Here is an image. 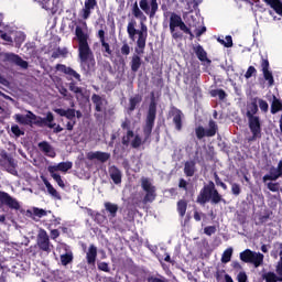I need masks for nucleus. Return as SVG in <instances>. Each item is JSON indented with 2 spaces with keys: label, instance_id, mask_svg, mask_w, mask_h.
<instances>
[{
  "label": "nucleus",
  "instance_id": "nucleus-33",
  "mask_svg": "<svg viewBox=\"0 0 282 282\" xmlns=\"http://www.w3.org/2000/svg\"><path fill=\"white\" fill-rule=\"evenodd\" d=\"M105 208H106L107 213H109V217L111 219H113V217H116V215H118V205L117 204L107 202V203H105Z\"/></svg>",
  "mask_w": 282,
  "mask_h": 282
},
{
  "label": "nucleus",
  "instance_id": "nucleus-32",
  "mask_svg": "<svg viewBox=\"0 0 282 282\" xmlns=\"http://www.w3.org/2000/svg\"><path fill=\"white\" fill-rule=\"evenodd\" d=\"M262 279H264L265 282H281L282 275H276V273L269 271L262 275Z\"/></svg>",
  "mask_w": 282,
  "mask_h": 282
},
{
  "label": "nucleus",
  "instance_id": "nucleus-1",
  "mask_svg": "<svg viewBox=\"0 0 282 282\" xmlns=\"http://www.w3.org/2000/svg\"><path fill=\"white\" fill-rule=\"evenodd\" d=\"M75 41L78 43V56L80 65L85 72H89L94 67V53L89 47V28L87 22L80 21L75 28Z\"/></svg>",
  "mask_w": 282,
  "mask_h": 282
},
{
  "label": "nucleus",
  "instance_id": "nucleus-54",
  "mask_svg": "<svg viewBox=\"0 0 282 282\" xmlns=\"http://www.w3.org/2000/svg\"><path fill=\"white\" fill-rule=\"evenodd\" d=\"M231 193H232L234 195H239V194L241 193V187L239 186V184L234 183V184L231 185Z\"/></svg>",
  "mask_w": 282,
  "mask_h": 282
},
{
  "label": "nucleus",
  "instance_id": "nucleus-25",
  "mask_svg": "<svg viewBox=\"0 0 282 282\" xmlns=\"http://www.w3.org/2000/svg\"><path fill=\"white\" fill-rule=\"evenodd\" d=\"M267 6H270L276 14L282 17V2L281 0H263Z\"/></svg>",
  "mask_w": 282,
  "mask_h": 282
},
{
  "label": "nucleus",
  "instance_id": "nucleus-34",
  "mask_svg": "<svg viewBox=\"0 0 282 282\" xmlns=\"http://www.w3.org/2000/svg\"><path fill=\"white\" fill-rule=\"evenodd\" d=\"M110 177L116 184H120L122 182V173L117 167L110 169Z\"/></svg>",
  "mask_w": 282,
  "mask_h": 282
},
{
  "label": "nucleus",
  "instance_id": "nucleus-31",
  "mask_svg": "<svg viewBox=\"0 0 282 282\" xmlns=\"http://www.w3.org/2000/svg\"><path fill=\"white\" fill-rule=\"evenodd\" d=\"M138 47L135 48L137 54H143L144 47H147V35H139V39L137 41Z\"/></svg>",
  "mask_w": 282,
  "mask_h": 282
},
{
  "label": "nucleus",
  "instance_id": "nucleus-18",
  "mask_svg": "<svg viewBox=\"0 0 282 282\" xmlns=\"http://www.w3.org/2000/svg\"><path fill=\"white\" fill-rule=\"evenodd\" d=\"M58 248H62V250L65 251L59 256V261L62 265H69V263L74 261V253L72 252V250H69V247H67V245H59Z\"/></svg>",
  "mask_w": 282,
  "mask_h": 282
},
{
  "label": "nucleus",
  "instance_id": "nucleus-40",
  "mask_svg": "<svg viewBox=\"0 0 282 282\" xmlns=\"http://www.w3.org/2000/svg\"><path fill=\"white\" fill-rule=\"evenodd\" d=\"M140 65H142V59L140 58V56L138 55L132 56V61H131L132 72H138L140 69Z\"/></svg>",
  "mask_w": 282,
  "mask_h": 282
},
{
  "label": "nucleus",
  "instance_id": "nucleus-50",
  "mask_svg": "<svg viewBox=\"0 0 282 282\" xmlns=\"http://www.w3.org/2000/svg\"><path fill=\"white\" fill-rule=\"evenodd\" d=\"M204 232L207 235V237H210L212 235H215V232H217V227L215 226L205 227Z\"/></svg>",
  "mask_w": 282,
  "mask_h": 282
},
{
  "label": "nucleus",
  "instance_id": "nucleus-60",
  "mask_svg": "<svg viewBox=\"0 0 282 282\" xmlns=\"http://www.w3.org/2000/svg\"><path fill=\"white\" fill-rule=\"evenodd\" d=\"M215 182H216L217 186H221V188H224V191H226V188H228V186H226L225 183L221 182V180L219 178V176L217 174H215Z\"/></svg>",
  "mask_w": 282,
  "mask_h": 282
},
{
  "label": "nucleus",
  "instance_id": "nucleus-42",
  "mask_svg": "<svg viewBox=\"0 0 282 282\" xmlns=\"http://www.w3.org/2000/svg\"><path fill=\"white\" fill-rule=\"evenodd\" d=\"M186 207H187V204L185 200H180L177 203V210L181 217H184V215H186Z\"/></svg>",
  "mask_w": 282,
  "mask_h": 282
},
{
  "label": "nucleus",
  "instance_id": "nucleus-64",
  "mask_svg": "<svg viewBox=\"0 0 282 282\" xmlns=\"http://www.w3.org/2000/svg\"><path fill=\"white\" fill-rule=\"evenodd\" d=\"M149 282H164V280L160 279V278H154V276H150L148 278Z\"/></svg>",
  "mask_w": 282,
  "mask_h": 282
},
{
  "label": "nucleus",
  "instance_id": "nucleus-57",
  "mask_svg": "<svg viewBox=\"0 0 282 282\" xmlns=\"http://www.w3.org/2000/svg\"><path fill=\"white\" fill-rule=\"evenodd\" d=\"M261 67H262V73L270 72V62H268V59H262Z\"/></svg>",
  "mask_w": 282,
  "mask_h": 282
},
{
  "label": "nucleus",
  "instance_id": "nucleus-24",
  "mask_svg": "<svg viewBox=\"0 0 282 282\" xmlns=\"http://www.w3.org/2000/svg\"><path fill=\"white\" fill-rule=\"evenodd\" d=\"M55 113H58V116H62L64 118H67V120H74L76 118V110L75 109H61L56 108L54 109Z\"/></svg>",
  "mask_w": 282,
  "mask_h": 282
},
{
  "label": "nucleus",
  "instance_id": "nucleus-17",
  "mask_svg": "<svg viewBox=\"0 0 282 282\" xmlns=\"http://www.w3.org/2000/svg\"><path fill=\"white\" fill-rule=\"evenodd\" d=\"M2 58L8 61L9 63H14L18 67H22V69H28V62L23 61L19 55L13 53H4L2 54Z\"/></svg>",
  "mask_w": 282,
  "mask_h": 282
},
{
  "label": "nucleus",
  "instance_id": "nucleus-13",
  "mask_svg": "<svg viewBox=\"0 0 282 282\" xmlns=\"http://www.w3.org/2000/svg\"><path fill=\"white\" fill-rule=\"evenodd\" d=\"M141 186L145 194V202H153L155 199V186H153V183L149 178H142L141 180Z\"/></svg>",
  "mask_w": 282,
  "mask_h": 282
},
{
  "label": "nucleus",
  "instance_id": "nucleus-8",
  "mask_svg": "<svg viewBox=\"0 0 282 282\" xmlns=\"http://www.w3.org/2000/svg\"><path fill=\"white\" fill-rule=\"evenodd\" d=\"M139 6L144 14H148L150 19H153V17H155V14L158 13V10H160V4L158 3V0H141L139 2Z\"/></svg>",
  "mask_w": 282,
  "mask_h": 282
},
{
  "label": "nucleus",
  "instance_id": "nucleus-30",
  "mask_svg": "<svg viewBox=\"0 0 282 282\" xmlns=\"http://www.w3.org/2000/svg\"><path fill=\"white\" fill-rule=\"evenodd\" d=\"M132 14L139 21H147V15L144 14V11L140 7H138V2H135L132 7Z\"/></svg>",
  "mask_w": 282,
  "mask_h": 282
},
{
  "label": "nucleus",
  "instance_id": "nucleus-14",
  "mask_svg": "<svg viewBox=\"0 0 282 282\" xmlns=\"http://www.w3.org/2000/svg\"><path fill=\"white\" fill-rule=\"evenodd\" d=\"M217 133V123L215 121H209V129L206 130L204 127L196 128V135L198 140H202V138H213Z\"/></svg>",
  "mask_w": 282,
  "mask_h": 282
},
{
  "label": "nucleus",
  "instance_id": "nucleus-63",
  "mask_svg": "<svg viewBox=\"0 0 282 282\" xmlns=\"http://www.w3.org/2000/svg\"><path fill=\"white\" fill-rule=\"evenodd\" d=\"M61 234L58 232V229H53L51 230V238L52 239H57V237L59 236Z\"/></svg>",
  "mask_w": 282,
  "mask_h": 282
},
{
  "label": "nucleus",
  "instance_id": "nucleus-29",
  "mask_svg": "<svg viewBox=\"0 0 282 282\" xmlns=\"http://www.w3.org/2000/svg\"><path fill=\"white\" fill-rule=\"evenodd\" d=\"M173 122L177 129V131H182V118H184V113H182L180 110L174 109L173 110Z\"/></svg>",
  "mask_w": 282,
  "mask_h": 282
},
{
  "label": "nucleus",
  "instance_id": "nucleus-58",
  "mask_svg": "<svg viewBox=\"0 0 282 282\" xmlns=\"http://www.w3.org/2000/svg\"><path fill=\"white\" fill-rule=\"evenodd\" d=\"M98 269L102 272H109V264L107 262H99Z\"/></svg>",
  "mask_w": 282,
  "mask_h": 282
},
{
  "label": "nucleus",
  "instance_id": "nucleus-45",
  "mask_svg": "<svg viewBox=\"0 0 282 282\" xmlns=\"http://www.w3.org/2000/svg\"><path fill=\"white\" fill-rule=\"evenodd\" d=\"M33 215L35 217H39L41 219V217H45L47 216V212L45 209H41L39 207H34L33 208Z\"/></svg>",
  "mask_w": 282,
  "mask_h": 282
},
{
  "label": "nucleus",
  "instance_id": "nucleus-9",
  "mask_svg": "<svg viewBox=\"0 0 282 282\" xmlns=\"http://www.w3.org/2000/svg\"><path fill=\"white\" fill-rule=\"evenodd\" d=\"M155 113H156V106H155V101L152 100L149 107L147 123L144 127L145 138H149L151 135V132L153 131V124L155 123Z\"/></svg>",
  "mask_w": 282,
  "mask_h": 282
},
{
  "label": "nucleus",
  "instance_id": "nucleus-53",
  "mask_svg": "<svg viewBox=\"0 0 282 282\" xmlns=\"http://www.w3.org/2000/svg\"><path fill=\"white\" fill-rule=\"evenodd\" d=\"M257 73V68L254 66H250L245 74V78H252V75Z\"/></svg>",
  "mask_w": 282,
  "mask_h": 282
},
{
  "label": "nucleus",
  "instance_id": "nucleus-11",
  "mask_svg": "<svg viewBox=\"0 0 282 282\" xmlns=\"http://www.w3.org/2000/svg\"><path fill=\"white\" fill-rule=\"evenodd\" d=\"M37 247L44 252H52V245L50 243V236L45 229H40L36 240Z\"/></svg>",
  "mask_w": 282,
  "mask_h": 282
},
{
  "label": "nucleus",
  "instance_id": "nucleus-55",
  "mask_svg": "<svg viewBox=\"0 0 282 282\" xmlns=\"http://www.w3.org/2000/svg\"><path fill=\"white\" fill-rule=\"evenodd\" d=\"M141 22V30L138 31V35H145L148 36V29H147V24H144V21H140Z\"/></svg>",
  "mask_w": 282,
  "mask_h": 282
},
{
  "label": "nucleus",
  "instance_id": "nucleus-46",
  "mask_svg": "<svg viewBox=\"0 0 282 282\" xmlns=\"http://www.w3.org/2000/svg\"><path fill=\"white\" fill-rule=\"evenodd\" d=\"M69 89L73 91V94H76V96H83V89L80 87L76 86V84L70 83Z\"/></svg>",
  "mask_w": 282,
  "mask_h": 282
},
{
  "label": "nucleus",
  "instance_id": "nucleus-10",
  "mask_svg": "<svg viewBox=\"0 0 282 282\" xmlns=\"http://www.w3.org/2000/svg\"><path fill=\"white\" fill-rule=\"evenodd\" d=\"M249 129L252 133V137L248 139L249 142H254L256 140H260L261 138V119L259 117H250L248 119Z\"/></svg>",
  "mask_w": 282,
  "mask_h": 282
},
{
  "label": "nucleus",
  "instance_id": "nucleus-61",
  "mask_svg": "<svg viewBox=\"0 0 282 282\" xmlns=\"http://www.w3.org/2000/svg\"><path fill=\"white\" fill-rule=\"evenodd\" d=\"M11 131L17 137L21 135V133H22L21 128H19V126H17V124L11 127Z\"/></svg>",
  "mask_w": 282,
  "mask_h": 282
},
{
  "label": "nucleus",
  "instance_id": "nucleus-7",
  "mask_svg": "<svg viewBox=\"0 0 282 282\" xmlns=\"http://www.w3.org/2000/svg\"><path fill=\"white\" fill-rule=\"evenodd\" d=\"M263 253L256 252L250 249H246L245 251L240 252V261H243V263H252L254 268L263 265Z\"/></svg>",
  "mask_w": 282,
  "mask_h": 282
},
{
  "label": "nucleus",
  "instance_id": "nucleus-43",
  "mask_svg": "<svg viewBox=\"0 0 282 282\" xmlns=\"http://www.w3.org/2000/svg\"><path fill=\"white\" fill-rule=\"evenodd\" d=\"M257 111H259V107L257 106V104H252L251 108L247 111V118H259V116L256 115Z\"/></svg>",
  "mask_w": 282,
  "mask_h": 282
},
{
  "label": "nucleus",
  "instance_id": "nucleus-56",
  "mask_svg": "<svg viewBox=\"0 0 282 282\" xmlns=\"http://www.w3.org/2000/svg\"><path fill=\"white\" fill-rule=\"evenodd\" d=\"M121 54H123L124 56H129V54H131V47H129V44L122 45Z\"/></svg>",
  "mask_w": 282,
  "mask_h": 282
},
{
  "label": "nucleus",
  "instance_id": "nucleus-3",
  "mask_svg": "<svg viewBox=\"0 0 282 282\" xmlns=\"http://www.w3.org/2000/svg\"><path fill=\"white\" fill-rule=\"evenodd\" d=\"M183 19L188 25L187 28L189 32H184V34H188L191 40L195 39V36L199 37L206 32V26H204V22L199 15L186 12L183 14Z\"/></svg>",
  "mask_w": 282,
  "mask_h": 282
},
{
  "label": "nucleus",
  "instance_id": "nucleus-62",
  "mask_svg": "<svg viewBox=\"0 0 282 282\" xmlns=\"http://www.w3.org/2000/svg\"><path fill=\"white\" fill-rule=\"evenodd\" d=\"M275 272L276 274H279L280 276H282V257L280 258L278 265L275 268Z\"/></svg>",
  "mask_w": 282,
  "mask_h": 282
},
{
  "label": "nucleus",
  "instance_id": "nucleus-44",
  "mask_svg": "<svg viewBox=\"0 0 282 282\" xmlns=\"http://www.w3.org/2000/svg\"><path fill=\"white\" fill-rule=\"evenodd\" d=\"M262 74H263L264 80H267L270 87H272V85H274V76H272V72L264 70Z\"/></svg>",
  "mask_w": 282,
  "mask_h": 282
},
{
  "label": "nucleus",
  "instance_id": "nucleus-19",
  "mask_svg": "<svg viewBox=\"0 0 282 282\" xmlns=\"http://www.w3.org/2000/svg\"><path fill=\"white\" fill-rule=\"evenodd\" d=\"M37 147L40 151L47 158H56V151L54 150V147H52V144H50L47 141L40 142Z\"/></svg>",
  "mask_w": 282,
  "mask_h": 282
},
{
  "label": "nucleus",
  "instance_id": "nucleus-6",
  "mask_svg": "<svg viewBox=\"0 0 282 282\" xmlns=\"http://www.w3.org/2000/svg\"><path fill=\"white\" fill-rule=\"evenodd\" d=\"M177 28L180 29L181 32L191 33L188 31V26L186 25V23L184 21H182V17H180L176 13H171V15H170V31H171V34H172L173 39H180V36H182V34H180V32H177Z\"/></svg>",
  "mask_w": 282,
  "mask_h": 282
},
{
  "label": "nucleus",
  "instance_id": "nucleus-59",
  "mask_svg": "<svg viewBox=\"0 0 282 282\" xmlns=\"http://www.w3.org/2000/svg\"><path fill=\"white\" fill-rule=\"evenodd\" d=\"M140 144H142V139L140 137H137L132 140V143L131 145L134 148V149H138V147H140Z\"/></svg>",
  "mask_w": 282,
  "mask_h": 282
},
{
  "label": "nucleus",
  "instance_id": "nucleus-39",
  "mask_svg": "<svg viewBox=\"0 0 282 282\" xmlns=\"http://www.w3.org/2000/svg\"><path fill=\"white\" fill-rule=\"evenodd\" d=\"M185 10H188V12H193L195 8H197V1L195 0H181Z\"/></svg>",
  "mask_w": 282,
  "mask_h": 282
},
{
  "label": "nucleus",
  "instance_id": "nucleus-23",
  "mask_svg": "<svg viewBox=\"0 0 282 282\" xmlns=\"http://www.w3.org/2000/svg\"><path fill=\"white\" fill-rule=\"evenodd\" d=\"M56 69H57V72H63L64 74H67L68 76H73V78H76V80H80V74H78L76 70L72 69L70 67L59 64L56 66Z\"/></svg>",
  "mask_w": 282,
  "mask_h": 282
},
{
  "label": "nucleus",
  "instance_id": "nucleus-41",
  "mask_svg": "<svg viewBox=\"0 0 282 282\" xmlns=\"http://www.w3.org/2000/svg\"><path fill=\"white\" fill-rule=\"evenodd\" d=\"M217 41L220 45H224V47H232V36L230 35H227L225 39L218 37Z\"/></svg>",
  "mask_w": 282,
  "mask_h": 282
},
{
  "label": "nucleus",
  "instance_id": "nucleus-26",
  "mask_svg": "<svg viewBox=\"0 0 282 282\" xmlns=\"http://www.w3.org/2000/svg\"><path fill=\"white\" fill-rule=\"evenodd\" d=\"M44 186H46V191L50 194L51 197H54V199H61V194L54 188L52 183L47 181V178H43Z\"/></svg>",
  "mask_w": 282,
  "mask_h": 282
},
{
  "label": "nucleus",
  "instance_id": "nucleus-47",
  "mask_svg": "<svg viewBox=\"0 0 282 282\" xmlns=\"http://www.w3.org/2000/svg\"><path fill=\"white\" fill-rule=\"evenodd\" d=\"M258 105L260 107V109L264 112L268 113V109H270V106L268 105V101L263 100V99H259L258 100Z\"/></svg>",
  "mask_w": 282,
  "mask_h": 282
},
{
  "label": "nucleus",
  "instance_id": "nucleus-21",
  "mask_svg": "<svg viewBox=\"0 0 282 282\" xmlns=\"http://www.w3.org/2000/svg\"><path fill=\"white\" fill-rule=\"evenodd\" d=\"M94 8H96V0L85 1V7L82 10V17L85 21H87V19H89V17L91 15V10H94Z\"/></svg>",
  "mask_w": 282,
  "mask_h": 282
},
{
  "label": "nucleus",
  "instance_id": "nucleus-15",
  "mask_svg": "<svg viewBox=\"0 0 282 282\" xmlns=\"http://www.w3.org/2000/svg\"><path fill=\"white\" fill-rule=\"evenodd\" d=\"M0 202L1 204H4L6 206H9L12 210H19L21 208V205L19 204V200L10 196V194L6 192H0Z\"/></svg>",
  "mask_w": 282,
  "mask_h": 282
},
{
  "label": "nucleus",
  "instance_id": "nucleus-35",
  "mask_svg": "<svg viewBox=\"0 0 282 282\" xmlns=\"http://www.w3.org/2000/svg\"><path fill=\"white\" fill-rule=\"evenodd\" d=\"M184 173L187 177H193V175H195V161H187L185 163Z\"/></svg>",
  "mask_w": 282,
  "mask_h": 282
},
{
  "label": "nucleus",
  "instance_id": "nucleus-52",
  "mask_svg": "<svg viewBox=\"0 0 282 282\" xmlns=\"http://www.w3.org/2000/svg\"><path fill=\"white\" fill-rule=\"evenodd\" d=\"M138 102H140V96H135L130 99V111L135 109V105H138Z\"/></svg>",
  "mask_w": 282,
  "mask_h": 282
},
{
  "label": "nucleus",
  "instance_id": "nucleus-38",
  "mask_svg": "<svg viewBox=\"0 0 282 282\" xmlns=\"http://www.w3.org/2000/svg\"><path fill=\"white\" fill-rule=\"evenodd\" d=\"M127 32L130 39L133 41L135 39V34H138V30H135V21H131L128 23Z\"/></svg>",
  "mask_w": 282,
  "mask_h": 282
},
{
  "label": "nucleus",
  "instance_id": "nucleus-51",
  "mask_svg": "<svg viewBox=\"0 0 282 282\" xmlns=\"http://www.w3.org/2000/svg\"><path fill=\"white\" fill-rule=\"evenodd\" d=\"M267 187L269 191H271V193H279V183L269 182L267 183Z\"/></svg>",
  "mask_w": 282,
  "mask_h": 282
},
{
  "label": "nucleus",
  "instance_id": "nucleus-2",
  "mask_svg": "<svg viewBox=\"0 0 282 282\" xmlns=\"http://www.w3.org/2000/svg\"><path fill=\"white\" fill-rule=\"evenodd\" d=\"M14 119L19 124H39V127H48V129H54L56 127L54 122V115L47 112L46 118H41L34 115L32 111H28L26 115H15Z\"/></svg>",
  "mask_w": 282,
  "mask_h": 282
},
{
  "label": "nucleus",
  "instance_id": "nucleus-4",
  "mask_svg": "<svg viewBox=\"0 0 282 282\" xmlns=\"http://www.w3.org/2000/svg\"><path fill=\"white\" fill-rule=\"evenodd\" d=\"M72 166H74V163H72L70 161H66L50 165L47 167L51 177L54 180V182H56L59 188H65V182H63V178L61 177V174H58V171L59 173H67V171H70Z\"/></svg>",
  "mask_w": 282,
  "mask_h": 282
},
{
  "label": "nucleus",
  "instance_id": "nucleus-16",
  "mask_svg": "<svg viewBox=\"0 0 282 282\" xmlns=\"http://www.w3.org/2000/svg\"><path fill=\"white\" fill-rule=\"evenodd\" d=\"M2 160H0V166H3L11 175H17V170L14 169L17 166V163L14 162V159L8 156L7 153L1 154Z\"/></svg>",
  "mask_w": 282,
  "mask_h": 282
},
{
  "label": "nucleus",
  "instance_id": "nucleus-5",
  "mask_svg": "<svg viewBox=\"0 0 282 282\" xmlns=\"http://www.w3.org/2000/svg\"><path fill=\"white\" fill-rule=\"evenodd\" d=\"M210 200L213 204H219V202H221V195H219V192L215 189V183H209L204 186L197 197L198 204H206V202Z\"/></svg>",
  "mask_w": 282,
  "mask_h": 282
},
{
  "label": "nucleus",
  "instance_id": "nucleus-37",
  "mask_svg": "<svg viewBox=\"0 0 282 282\" xmlns=\"http://www.w3.org/2000/svg\"><path fill=\"white\" fill-rule=\"evenodd\" d=\"M232 247L227 248L221 256V263H230V260L232 259Z\"/></svg>",
  "mask_w": 282,
  "mask_h": 282
},
{
  "label": "nucleus",
  "instance_id": "nucleus-12",
  "mask_svg": "<svg viewBox=\"0 0 282 282\" xmlns=\"http://www.w3.org/2000/svg\"><path fill=\"white\" fill-rule=\"evenodd\" d=\"M279 177H282V160L279 161L276 167L272 166L269 174H265L262 180L264 184H268V182H276Z\"/></svg>",
  "mask_w": 282,
  "mask_h": 282
},
{
  "label": "nucleus",
  "instance_id": "nucleus-36",
  "mask_svg": "<svg viewBox=\"0 0 282 282\" xmlns=\"http://www.w3.org/2000/svg\"><path fill=\"white\" fill-rule=\"evenodd\" d=\"M279 111H282V101L273 96V100L271 104V113H279Z\"/></svg>",
  "mask_w": 282,
  "mask_h": 282
},
{
  "label": "nucleus",
  "instance_id": "nucleus-49",
  "mask_svg": "<svg viewBox=\"0 0 282 282\" xmlns=\"http://www.w3.org/2000/svg\"><path fill=\"white\" fill-rule=\"evenodd\" d=\"M212 96H218L219 100H224V98H226V91H224L223 89L213 90Z\"/></svg>",
  "mask_w": 282,
  "mask_h": 282
},
{
  "label": "nucleus",
  "instance_id": "nucleus-22",
  "mask_svg": "<svg viewBox=\"0 0 282 282\" xmlns=\"http://www.w3.org/2000/svg\"><path fill=\"white\" fill-rule=\"evenodd\" d=\"M88 160H98V162H107L109 160L110 155L107 152H89L87 154Z\"/></svg>",
  "mask_w": 282,
  "mask_h": 282
},
{
  "label": "nucleus",
  "instance_id": "nucleus-48",
  "mask_svg": "<svg viewBox=\"0 0 282 282\" xmlns=\"http://www.w3.org/2000/svg\"><path fill=\"white\" fill-rule=\"evenodd\" d=\"M236 279L238 282H248V274L246 271H239Z\"/></svg>",
  "mask_w": 282,
  "mask_h": 282
},
{
  "label": "nucleus",
  "instance_id": "nucleus-20",
  "mask_svg": "<svg viewBox=\"0 0 282 282\" xmlns=\"http://www.w3.org/2000/svg\"><path fill=\"white\" fill-rule=\"evenodd\" d=\"M96 257H98V248H96L94 245H90L86 252V261L88 265H96Z\"/></svg>",
  "mask_w": 282,
  "mask_h": 282
},
{
  "label": "nucleus",
  "instance_id": "nucleus-28",
  "mask_svg": "<svg viewBox=\"0 0 282 282\" xmlns=\"http://www.w3.org/2000/svg\"><path fill=\"white\" fill-rule=\"evenodd\" d=\"M194 52H195L197 58H199L203 63H206V62L210 63V61H208L206 51L204 50V47H202V45L194 46Z\"/></svg>",
  "mask_w": 282,
  "mask_h": 282
},
{
  "label": "nucleus",
  "instance_id": "nucleus-27",
  "mask_svg": "<svg viewBox=\"0 0 282 282\" xmlns=\"http://www.w3.org/2000/svg\"><path fill=\"white\" fill-rule=\"evenodd\" d=\"M91 100L96 106V111H105V105H107V101L105 99H102L98 95H93Z\"/></svg>",
  "mask_w": 282,
  "mask_h": 282
}]
</instances>
